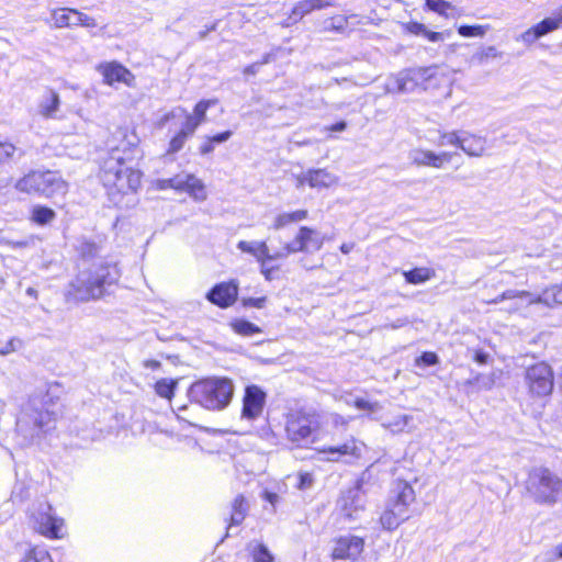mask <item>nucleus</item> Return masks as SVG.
<instances>
[{"mask_svg": "<svg viewBox=\"0 0 562 562\" xmlns=\"http://www.w3.org/2000/svg\"><path fill=\"white\" fill-rule=\"evenodd\" d=\"M338 181V178L328 172L325 169H313L307 170L305 173H303L297 179V188L303 186L304 183H307L311 188H329L333 184H336Z\"/></svg>", "mask_w": 562, "mask_h": 562, "instance_id": "obj_22", "label": "nucleus"}, {"mask_svg": "<svg viewBox=\"0 0 562 562\" xmlns=\"http://www.w3.org/2000/svg\"><path fill=\"white\" fill-rule=\"evenodd\" d=\"M191 398L211 411L228 406L234 395V384L227 378H212L193 383L189 392Z\"/></svg>", "mask_w": 562, "mask_h": 562, "instance_id": "obj_3", "label": "nucleus"}, {"mask_svg": "<svg viewBox=\"0 0 562 562\" xmlns=\"http://www.w3.org/2000/svg\"><path fill=\"white\" fill-rule=\"evenodd\" d=\"M274 259H262L259 263L260 272L265 277L266 280H272L273 271L277 269L274 267H269L268 262L273 261Z\"/></svg>", "mask_w": 562, "mask_h": 562, "instance_id": "obj_56", "label": "nucleus"}, {"mask_svg": "<svg viewBox=\"0 0 562 562\" xmlns=\"http://www.w3.org/2000/svg\"><path fill=\"white\" fill-rule=\"evenodd\" d=\"M16 190L52 198L64 195L68 190L67 182L56 171H31L15 183Z\"/></svg>", "mask_w": 562, "mask_h": 562, "instance_id": "obj_5", "label": "nucleus"}, {"mask_svg": "<svg viewBox=\"0 0 562 562\" xmlns=\"http://www.w3.org/2000/svg\"><path fill=\"white\" fill-rule=\"evenodd\" d=\"M403 276L406 282L411 284H420L435 277V271L427 267H420L408 271H404Z\"/></svg>", "mask_w": 562, "mask_h": 562, "instance_id": "obj_31", "label": "nucleus"}, {"mask_svg": "<svg viewBox=\"0 0 562 562\" xmlns=\"http://www.w3.org/2000/svg\"><path fill=\"white\" fill-rule=\"evenodd\" d=\"M102 69L104 80L108 85L123 82L127 86H131L134 80L132 72L119 63H109L104 65Z\"/></svg>", "mask_w": 562, "mask_h": 562, "instance_id": "obj_24", "label": "nucleus"}, {"mask_svg": "<svg viewBox=\"0 0 562 562\" xmlns=\"http://www.w3.org/2000/svg\"><path fill=\"white\" fill-rule=\"evenodd\" d=\"M408 518L409 515H403L402 513L397 512L396 508L391 506V504L386 503L385 509L380 517V522L383 529L391 531L396 529L402 522L406 521Z\"/></svg>", "mask_w": 562, "mask_h": 562, "instance_id": "obj_27", "label": "nucleus"}, {"mask_svg": "<svg viewBox=\"0 0 562 562\" xmlns=\"http://www.w3.org/2000/svg\"><path fill=\"white\" fill-rule=\"evenodd\" d=\"M232 134L233 133L231 131H225L223 133H220V134H216V135L210 137V139L213 143L221 144V143L228 140L231 138Z\"/></svg>", "mask_w": 562, "mask_h": 562, "instance_id": "obj_60", "label": "nucleus"}, {"mask_svg": "<svg viewBox=\"0 0 562 562\" xmlns=\"http://www.w3.org/2000/svg\"><path fill=\"white\" fill-rule=\"evenodd\" d=\"M364 548V540L357 536H344L336 540L331 557L337 560H357Z\"/></svg>", "mask_w": 562, "mask_h": 562, "instance_id": "obj_15", "label": "nucleus"}, {"mask_svg": "<svg viewBox=\"0 0 562 562\" xmlns=\"http://www.w3.org/2000/svg\"><path fill=\"white\" fill-rule=\"evenodd\" d=\"M361 445L356 439L351 438L341 446L327 447L322 450L324 453H328V461L338 462L345 456L359 458L361 456Z\"/></svg>", "mask_w": 562, "mask_h": 562, "instance_id": "obj_23", "label": "nucleus"}, {"mask_svg": "<svg viewBox=\"0 0 562 562\" xmlns=\"http://www.w3.org/2000/svg\"><path fill=\"white\" fill-rule=\"evenodd\" d=\"M409 157L416 166L441 168L445 162L451 160L452 154L447 151L436 154L431 150L414 149L411 151Z\"/></svg>", "mask_w": 562, "mask_h": 562, "instance_id": "obj_21", "label": "nucleus"}, {"mask_svg": "<svg viewBox=\"0 0 562 562\" xmlns=\"http://www.w3.org/2000/svg\"><path fill=\"white\" fill-rule=\"evenodd\" d=\"M157 188L187 192L196 202H203L207 198L203 181L192 173L183 172L169 179H160L157 181Z\"/></svg>", "mask_w": 562, "mask_h": 562, "instance_id": "obj_10", "label": "nucleus"}, {"mask_svg": "<svg viewBox=\"0 0 562 562\" xmlns=\"http://www.w3.org/2000/svg\"><path fill=\"white\" fill-rule=\"evenodd\" d=\"M200 124L201 120H196L193 115H188L180 132L184 133L187 136H191Z\"/></svg>", "mask_w": 562, "mask_h": 562, "instance_id": "obj_49", "label": "nucleus"}, {"mask_svg": "<svg viewBox=\"0 0 562 562\" xmlns=\"http://www.w3.org/2000/svg\"><path fill=\"white\" fill-rule=\"evenodd\" d=\"M267 401L266 392L258 385H248L243 397L241 418L247 420L258 419L265 409Z\"/></svg>", "mask_w": 562, "mask_h": 562, "instance_id": "obj_13", "label": "nucleus"}, {"mask_svg": "<svg viewBox=\"0 0 562 562\" xmlns=\"http://www.w3.org/2000/svg\"><path fill=\"white\" fill-rule=\"evenodd\" d=\"M55 218V212L46 206H35L32 211V220L40 224L45 225Z\"/></svg>", "mask_w": 562, "mask_h": 562, "instance_id": "obj_36", "label": "nucleus"}, {"mask_svg": "<svg viewBox=\"0 0 562 562\" xmlns=\"http://www.w3.org/2000/svg\"><path fill=\"white\" fill-rule=\"evenodd\" d=\"M355 406L358 409H363V411H369V412H376L380 408V406L376 402L371 403L364 398H356Z\"/></svg>", "mask_w": 562, "mask_h": 562, "instance_id": "obj_54", "label": "nucleus"}, {"mask_svg": "<svg viewBox=\"0 0 562 562\" xmlns=\"http://www.w3.org/2000/svg\"><path fill=\"white\" fill-rule=\"evenodd\" d=\"M562 25V5L557 9L552 16L543 19L541 22L536 24V29L540 36H544L549 33L554 32Z\"/></svg>", "mask_w": 562, "mask_h": 562, "instance_id": "obj_29", "label": "nucleus"}, {"mask_svg": "<svg viewBox=\"0 0 562 562\" xmlns=\"http://www.w3.org/2000/svg\"><path fill=\"white\" fill-rule=\"evenodd\" d=\"M249 510V504L244 495H237L232 504V514L229 519V528L232 526H239Z\"/></svg>", "mask_w": 562, "mask_h": 562, "instance_id": "obj_28", "label": "nucleus"}, {"mask_svg": "<svg viewBox=\"0 0 562 562\" xmlns=\"http://www.w3.org/2000/svg\"><path fill=\"white\" fill-rule=\"evenodd\" d=\"M319 427L321 416L313 409L293 411L286 415V438L296 446L313 442V437Z\"/></svg>", "mask_w": 562, "mask_h": 562, "instance_id": "obj_7", "label": "nucleus"}, {"mask_svg": "<svg viewBox=\"0 0 562 562\" xmlns=\"http://www.w3.org/2000/svg\"><path fill=\"white\" fill-rule=\"evenodd\" d=\"M525 385L531 396L543 397L553 390V372L546 362L535 363L526 369Z\"/></svg>", "mask_w": 562, "mask_h": 562, "instance_id": "obj_9", "label": "nucleus"}, {"mask_svg": "<svg viewBox=\"0 0 562 562\" xmlns=\"http://www.w3.org/2000/svg\"><path fill=\"white\" fill-rule=\"evenodd\" d=\"M263 498H265L267 502H269L272 506H274V505L278 503V501H279V496H278V494H276V493H271V492H268V491H266V492L263 493Z\"/></svg>", "mask_w": 562, "mask_h": 562, "instance_id": "obj_62", "label": "nucleus"}, {"mask_svg": "<svg viewBox=\"0 0 562 562\" xmlns=\"http://www.w3.org/2000/svg\"><path fill=\"white\" fill-rule=\"evenodd\" d=\"M25 562H53V560L47 550L36 547L27 553Z\"/></svg>", "mask_w": 562, "mask_h": 562, "instance_id": "obj_39", "label": "nucleus"}, {"mask_svg": "<svg viewBox=\"0 0 562 562\" xmlns=\"http://www.w3.org/2000/svg\"><path fill=\"white\" fill-rule=\"evenodd\" d=\"M125 150V145L111 148L102 164L100 178L109 194L135 192L140 186L142 173L127 167L125 158L121 156V151Z\"/></svg>", "mask_w": 562, "mask_h": 562, "instance_id": "obj_2", "label": "nucleus"}, {"mask_svg": "<svg viewBox=\"0 0 562 562\" xmlns=\"http://www.w3.org/2000/svg\"><path fill=\"white\" fill-rule=\"evenodd\" d=\"M460 139H461V134H458L457 132L443 133L440 135L438 145L439 146H445V145L459 146Z\"/></svg>", "mask_w": 562, "mask_h": 562, "instance_id": "obj_47", "label": "nucleus"}, {"mask_svg": "<svg viewBox=\"0 0 562 562\" xmlns=\"http://www.w3.org/2000/svg\"><path fill=\"white\" fill-rule=\"evenodd\" d=\"M75 15L77 16V23H75V25H80L83 27H95L97 26V22L92 16L81 13L79 11Z\"/></svg>", "mask_w": 562, "mask_h": 562, "instance_id": "obj_53", "label": "nucleus"}, {"mask_svg": "<svg viewBox=\"0 0 562 562\" xmlns=\"http://www.w3.org/2000/svg\"><path fill=\"white\" fill-rule=\"evenodd\" d=\"M16 153H19V157L23 156V151L18 149L13 144L0 143V164L14 158Z\"/></svg>", "mask_w": 562, "mask_h": 562, "instance_id": "obj_41", "label": "nucleus"}, {"mask_svg": "<svg viewBox=\"0 0 562 562\" xmlns=\"http://www.w3.org/2000/svg\"><path fill=\"white\" fill-rule=\"evenodd\" d=\"M216 100H202L194 106V117L196 120H201V123L205 121L206 111L210 106L214 105Z\"/></svg>", "mask_w": 562, "mask_h": 562, "instance_id": "obj_43", "label": "nucleus"}, {"mask_svg": "<svg viewBox=\"0 0 562 562\" xmlns=\"http://www.w3.org/2000/svg\"><path fill=\"white\" fill-rule=\"evenodd\" d=\"M501 56L497 49L494 46L483 47L472 56V61L477 63L479 65L484 64L490 58H496Z\"/></svg>", "mask_w": 562, "mask_h": 562, "instance_id": "obj_38", "label": "nucleus"}, {"mask_svg": "<svg viewBox=\"0 0 562 562\" xmlns=\"http://www.w3.org/2000/svg\"><path fill=\"white\" fill-rule=\"evenodd\" d=\"M426 5L429 10L445 16H448L447 11L452 8L451 3L445 0H426Z\"/></svg>", "mask_w": 562, "mask_h": 562, "instance_id": "obj_42", "label": "nucleus"}, {"mask_svg": "<svg viewBox=\"0 0 562 562\" xmlns=\"http://www.w3.org/2000/svg\"><path fill=\"white\" fill-rule=\"evenodd\" d=\"M176 383L173 381H167L165 379L158 381L155 385L156 393L165 398H171Z\"/></svg>", "mask_w": 562, "mask_h": 562, "instance_id": "obj_40", "label": "nucleus"}, {"mask_svg": "<svg viewBox=\"0 0 562 562\" xmlns=\"http://www.w3.org/2000/svg\"><path fill=\"white\" fill-rule=\"evenodd\" d=\"M119 278L120 271L115 265L100 260L77 274L70 282L68 293L77 301L98 300L108 293L109 288L115 284Z\"/></svg>", "mask_w": 562, "mask_h": 562, "instance_id": "obj_1", "label": "nucleus"}, {"mask_svg": "<svg viewBox=\"0 0 562 562\" xmlns=\"http://www.w3.org/2000/svg\"><path fill=\"white\" fill-rule=\"evenodd\" d=\"M406 32L414 35H424L426 32V26L419 22H408L404 24Z\"/></svg>", "mask_w": 562, "mask_h": 562, "instance_id": "obj_55", "label": "nucleus"}, {"mask_svg": "<svg viewBox=\"0 0 562 562\" xmlns=\"http://www.w3.org/2000/svg\"><path fill=\"white\" fill-rule=\"evenodd\" d=\"M324 244V237L307 226H301L293 241L283 246L285 258L295 252L318 251Z\"/></svg>", "mask_w": 562, "mask_h": 562, "instance_id": "obj_12", "label": "nucleus"}, {"mask_svg": "<svg viewBox=\"0 0 562 562\" xmlns=\"http://www.w3.org/2000/svg\"><path fill=\"white\" fill-rule=\"evenodd\" d=\"M267 299L266 296L262 297H248L244 299L243 303L245 306H252L256 308H262L265 306Z\"/></svg>", "mask_w": 562, "mask_h": 562, "instance_id": "obj_57", "label": "nucleus"}, {"mask_svg": "<svg viewBox=\"0 0 562 562\" xmlns=\"http://www.w3.org/2000/svg\"><path fill=\"white\" fill-rule=\"evenodd\" d=\"M539 38H541V36L535 25L521 33L519 36V40L526 45H531Z\"/></svg>", "mask_w": 562, "mask_h": 562, "instance_id": "obj_51", "label": "nucleus"}, {"mask_svg": "<svg viewBox=\"0 0 562 562\" xmlns=\"http://www.w3.org/2000/svg\"><path fill=\"white\" fill-rule=\"evenodd\" d=\"M424 36L427 37L430 42H441L445 41L447 36H449V32H432L426 29Z\"/></svg>", "mask_w": 562, "mask_h": 562, "instance_id": "obj_58", "label": "nucleus"}, {"mask_svg": "<svg viewBox=\"0 0 562 562\" xmlns=\"http://www.w3.org/2000/svg\"><path fill=\"white\" fill-rule=\"evenodd\" d=\"M529 496L538 504H555L562 493V477L544 467L532 468L525 482Z\"/></svg>", "mask_w": 562, "mask_h": 562, "instance_id": "obj_4", "label": "nucleus"}, {"mask_svg": "<svg viewBox=\"0 0 562 562\" xmlns=\"http://www.w3.org/2000/svg\"><path fill=\"white\" fill-rule=\"evenodd\" d=\"M232 327L235 333L243 336H252L255 334L261 333L260 327L255 325L254 323L245 319H237L232 323Z\"/></svg>", "mask_w": 562, "mask_h": 562, "instance_id": "obj_35", "label": "nucleus"}, {"mask_svg": "<svg viewBox=\"0 0 562 562\" xmlns=\"http://www.w3.org/2000/svg\"><path fill=\"white\" fill-rule=\"evenodd\" d=\"M259 68H260L259 63H257V61H256V63H254V64L248 65L247 67H245V69H244V74H245V75H251V76H254V75H256V74L258 72Z\"/></svg>", "mask_w": 562, "mask_h": 562, "instance_id": "obj_63", "label": "nucleus"}, {"mask_svg": "<svg viewBox=\"0 0 562 562\" xmlns=\"http://www.w3.org/2000/svg\"><path fill=\"white\" fill-rule=\"evenodd\" d=\"M23 341L20 338H11L2 348H0V356H7L22 348Z\"/></svg>", "mask_w": 562, "mask_h": 562, "instance_id": "obj_50", "label": "nucleus"}, {"mask_svg": "<svg viewBox=\"0 0 562 562\" xmlns=\"http://www.w3.org/2000/svg\"><path fill=\"white\" fill-rule=\"evenodd\" d=\"M36 530L48 538H60L64 520L52 514L50 505H46L35 516Z\"/></svg>", "mask_w": 562, "mask_h": 562, "instance_id": "obj_16", "label": "nucleus"}, {"mask_svg": "<svg viewBox=\"0 0 562 562\" xmlns=\"http://www.w3.org/2000/svg\"><path fill=\"white\" fill-rule=\"evenodd\" d=\"M248 550L254 562H273L274 557L263 543L252 541L248 544Z\"/></svg>", "mask_w": 562, "mask_h": 562, "instance_id": "obj_33", "label": "nucleus"}, {"mask_svg": "<svg viewBox=\"0 0 562 562\" xmlns=\"http://www.w3.org/2000/svg\"><path fill=\"white\" fill-rule=\"evenodd\" d=\"M436 69V66H430L408 68L407 70L411 76L414 77L415 83H417L418 87H422L435 76Z\"/></svg>", "mask_w": 562, "mask_h": 562, "instance_id": "obj_34", "label": "nucleus"}, {"mask_svg": "<svg viewBox=\"0 0 562 562\" xmlns=\"http://www.w3.org/2000/svg\"><path fill=\"white\" fill-rule=\"evenodd\" d=\"M367 505V493L362 488V481L358 480L353 486L341 491L336 508L339 516L346 521L359 520Z\"/></svg>", "mask_w": 562, "mask_h": 562, "instance_id": "obj_8", "label": "nucleus"}, {"mask_svg": "<svg viewBox=\"0 0 562 562\" xmlns=\"http://www.w3.org/2000/svg\"><path fill=\"white\" fill-rule=\"evenodd\" d=\"M307 214L308 213L306 210H297L294 212L281 213L278 216H276L271 228L279 231L292 223L305 220L307 217Z\"/></svg>", "mask_w": 562, "mask_h": 562, "instance_id": "obj_30", "label": "nucleus"}, {"mask_svg": "<svg viewBox=\"0 0 562 562\" xmlns=\"http://www.w3.org/2000/svg\"><path fill=\"white\" fill-rule=\"evenodd\" d=\"M214 150L213 142H211L210 137H207L206 142L201 145L200 153L202 155H207Z\"/></svg>", "mask_w": 562, "mask_h": 562, "instance_id": "obj_61", "label": "nucleus"}, {"mask_svg": "<svg viewBox=\"0 0 562 562\" xmlns=\"http://www.w3.org/2000/svg\"><path fill=\"white\" fill-rule=\"evenodd\" d=\"M189 136L184 135V133H181L179 132L171 140H170V144H169V151L171 153H177L179 151L186 140L188 139Z\"/></svg>", "mask_w": 562, "mask_h": 562, "instance_id": "obj_52", "label": "nucleus"}, {"mask_svg": "<svg viewBox=\"0 0 562 562\" xmlns=\"http://www.w3.org/2000/svg\"><path fill=\"white\" fill-rule=\"evenodd\" d=\"M237 294H238V286L236 283L223 282V283L216 284L214 288H212L207 292L206 299L211 303H213L222 308H225V307H228L232 304H234V302L237 299Z\"/></svg>", "mask_w": 562, "mask_h": 562, "instance_id": "obj_17", "label": "nucleus"}, {"mask_svg": "<svg viewBox=\"0 0 562 562\" xmlns=\"http://www.w3.org/2000/svg\"><path fill=\"white\" fill-rule=\"evenodd\" d=\"M485 143L484 137L463 132L461 133L459 147L469 156L480 157L485 150Z\"/></svg>", "mask_w": 562, "mask_h": 562, "instance_id": "obj_26", "label": "nucleus"}, {"mask_svg": "<svg viewBox=\"0 0 562 562\" xmlns=\"http://www.w3.org/2000/svg\"><path fill=\"white\" fill-rule=\"evenodd\" d=\"M347 127V123L345 121L337 122L333 124L330 127H328L331 132H342Z\"/></svg>", "mask_w": 562, "mask_h": 562, "instance_id": "obj_64", "label": "nucleus"}, {"mask_svg": "<svg viewBox=\"0 0 562 562\" xmlns=\"http://www.w3.org/2000/svg\"><path fill=\"white\" fill-rule=\"evenodd\" d=\"M439 363V357L435 352L425 351L415 360V364L417 367L425 366H436Z\"/></svg>", "mask_w": 562, "mask_h": 562, "instance_id": "obj_44", "label": "nucleus"}, {"mask_svg": "<svg viewBox=\"0 0 562 562\" xmlns=\"http://www.w3.org/2000/svg\"><path fill=\"white\" fill-rule=\"evenodd\" d=\"M313 484V477L310 473L300 474L299 488L305 490L311 487Z\"/></svg>", "mask_w": 562, "mask_h": 562, "instance_id": "obj_59", "label": "nucleus"}, {"mask_svg": "<svg viewBox=\"0 0 562 562\" xmlns=\"http://www.w3.org/2000/svg\"><path fill=\"white\" fill-rule=\"evenodd\" d=\"M346 26H347V18L342 16V15H338V16L329 19L326 22L325 30L342 32L346 29Z\"/></svg>", "mask_w": 562, "mask_h": 562, "instance_id": "obj_46", "label": "nucleus"}, {"mask_svg": "<svg viewBox=\"0 0 562 562\" xmlns=\"http://www.w3.org/2000/svg\"><path fill=\"white\" fill-rule=\"evenodd\" d=\"M490 30V25H461L458 33L463 37H483Z\"/></svg>", "mask_w": 562, "mask_h": 562, "instance_id": "obj_37", "label": "nucleus"}, {"mask_svg": "<svg viewBox=\"0 0 562 562\" xmlns=\"http://www.w3.org/2000/svg\"><path fill=\"white\" fill-rule=\"evenodd\" d=\"M412 419L413 417L409 415H400L389 424V427L392 431H402Z\"/></svg>", "mask_w": 562, "mask_h": 562, "instance_id": "obj_48", "label": "nucleus"}, {"mask_svg": "<svg viewBox=\"0 0 562 562\" xmlns=\"http://www.w3.org/2000/svg\"><path fill=\"white\" fill-rule=\"evenodd\" d=\"M60 98L54 90H48L38 103V113L45 119H61L57 115Z\"/></svg>", "mask_w": 562, "mask_h": 562, "instance_id": "obj_25", "label": "nucleus"}, {"mask_svg": "<svg viewBox=\"0 0 562 562\" xmlns=\"http://www.w3.org/2000/svg\"><path fill=\"white\" fill-rule=\"evenodd\" d=\"M415 501V491L406 481L398 480L394 482L387 504H391L403 515L411 516L409 507Z\"/></svg>", "mask_w": 562, "mask_h": 562, "instance_id": "obj_14", "label": "nucleus"}, {"mask_svg": "<svg viewBox=\"0 0 562 562\" xmlns=\"http://www.w3.org/2000/svg\"><path fill=\"white\" fill-rule=\"evenodd\" d=\"M417 88L419 87L415 83L414 77L411 76L407 69L390 76L385 82L386 93H411Z\"/></svg>", "mask_w": 562, "mask_h": 562, "instance_id": "obj_20", "label": "nucleus"}, {"mask_svg": "<svg viewBox=\"0 0 562 562\" xmlns=\"http://www.w3.org/2000/svg\"><path fill=\"white\" fill-rule=\"evenodd\" d=\"M78 13L76 9L69 8H60L52 11V19L54 21V26L57 29L72 26L75 23H71V14Z\"/></svg>", "mask_w": 562, "mask_h": 562, "instance_id": "obj_32", "label": "nucleus"}, {"mask_svg": "<svg viewBox=\"0 0 562 562\" xmlns=\"http://www.w3.org/2000/svg\"><path fill=\"white\" fill-rule=\"evenodd\" d=\"M529 299L528 304H543L546 306H553L554 304H562V285H554L546 289L541 294L533 295L528 291L507 290L497 297L490 301V304H497L504 300L514 299Z\"/></svg>", "mask_w": 562, "mask_h": 562, "instance_id": "obj_11", "label": "nucleus"}, {"mask_svg": "<svg viewBox=\"0 0 562 562\" xmlns=\"http://www.w3.org/2000/svg\"><path fill=\"white\" fill-rule=\"evenodd\" d=\"M77 249L83 258H92L98 252L97 245L88 240H80Z\"/></svg>", "mask_w": 562, "mask_h": 562, "instance_id": "obj_45", "label": "nucleus"}, {"mask_svg": "<svg viewBox=\"0 0 562 562\" xmlns=\"http://www.w3.org/2000/svg\"><path fill=\"white\" fill-rule=\"evenodd\" d=\"M334 4L335 0H301L294 5L288 22H285L283 25L290 26L302 20L311 12L333 7Z\"/></svg>", "mask_w": 562, "mask_h": 562, "instance_id": "obj_19", "label": "nucleus"}, {"mask_svg": "<svg viewBox=\"0 0 562 562\" xmlns=\"http://www.w3.org/2000/svg\"><path fill=\"white\" fill-rule=\"evenodd\" d=\"M237 248L246 254L254 256L257 262H260L262 259H285V254L283 247L280 250L274 252H270V249L267 245V241H246L240 240L237 244Z\"/></svg>", "mask_w": 562, "mask_h": 562, "instance_id": "obj_18", "label": "nucleus"}, {"mask_svg": "<svg viewBox=\"0 0 562 562\" xmlns=\"http://www.w3.org/2000/svg\"><path fill=\"white\" fill-rule=\"evenodd\" d=\"M54 416V412L42 407V402L38 398H31L16 418V431L25 439H33L41 431L50 428V424L55 419Z\"/></svg>", "mask_w": 562, "mask_h": 562, "instance_id": "obj_6", "label": "nucleus"}]
</instances>
